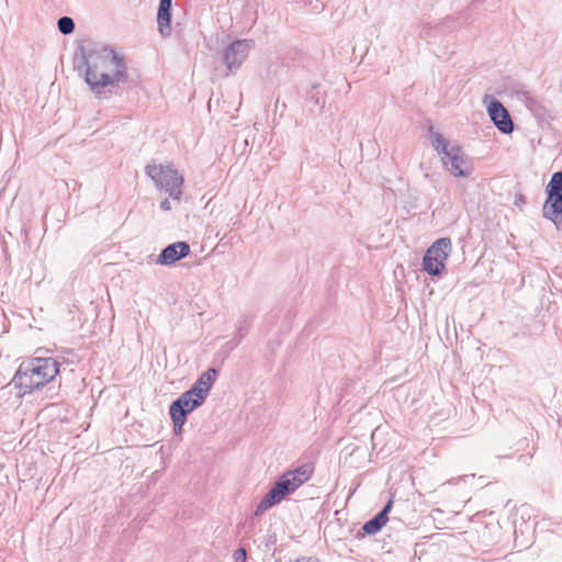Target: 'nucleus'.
<instances>
[{
  "label": "nucleus",
  "mask_w": 562,
  "mask_h": 562,
  "mask_svg": "<svg viewBox=\"0 0 562 562\" xmlns=\"http://www.w3.org/2000/svg\"><path fill=\"white\" fill-rule=\"evenodd\" d=\"M58 373L59 364L54 358H32L20 364L13 383L20 395H26L47 385Z\"/></svg>",
  "instance_id": "nucleus-1"
},
{
  "label": "nucleus",
  "mask_w": 562,
  "mask_h": 562,
  "mask_svg": "<svg viewBox=\"0 0 562 562\" xmlns=\"http://www.w3.org/2000/svg\"><path fill=\"white\" fill-rule=\"evenodd\" d=\"M215 376L216 370L209 369L198 379L191 390L184 392L171 404L170 417L173 422L175 431L177 434L182 431V426L187 420V415L204 402L212 384L215 381Z\"/></svg>",
  "instance_id": "nucleus-2"
},
{
  "label": "nucleus",
  "mask_w": 562,
  "mask_h": 562,
  "mask_svg": "<svg viewBox=\"0 0 562 562\" xmlns=\"http://www.w3.org/2000/svg\"><path fill=\"white\" fill-rule=\"evenodd\" d=\"M122 60L113 53H99L90 57L86 79L93 87H106L122 75Z\"/></svg>",
  "instance_id": "nucleus-3"
},
{
  "label": "nucleus",
  "mask_w": 562,
  "mask_h": 562,
  "mask_svg": "<svg viewBox=\"0 0 562 562\" xmlns=\"http://www.w3.org/2000/svg\"><path fill=\"white\" fill-rule=\"evenodd\" d=\"M313 472V464H304L294 471L284 473L272 490L262 498L258 505V510H267L280 503L289 493L295 491L306 482L312 476Z\"/></svg>",
  "instance_id": "nucleus-4"
},
{
  "label": "nucleus",
  "mask_w": 562,
  "mask_h": 562,
  "mask_svg": "<svg viewBox=\"0 0 562 562\" xmlns=\"http://www.w3.org/2000/svg\"><path fill=\"white\" fill-rule=\"evenodd\" d=\"M431 143L435 149L443 155L442 162L454 177L465 178L471 175L472 169L464 159L461 147L451 145L439 133L432 134Z\"/></svg>",
  "instance_id": "nucleus-5"
},
{
  "label": "nucleus",
  "mask_w": 562,
  "mask_h": 562,
  "mask_svg": "<svg viewBox=\"0 0 562 562\" xmlns=\"http://www.w3.org/2000/svg\"><path fill=\"white\" fill-rule=\"evenodd\" d=\"M146 173L161 189H164L172 199L180 200L182 194L183 177L169 166L161 164H150L146 166Z\"/></svg>",
  "instance_id": "nucleus-6"
},
{
  "label": "nucleus",
  "mask_w": 562,
  "mask_h": 562,
  "mask_svg": "<svg viewBox=\"0 0 562 562\" xmlns=\"http://www.w3.org/2000/svg\"><path fill=\"white\" fill-rule=\"evenodd\" d=\"M450 238L437 239L425 252L423 259L424 270L431 276H439L446 269V262L451 252Z\"/></svg>",
  "instance_id": "nucleus-7"
},
{
  "label": "nucleus",
  "mask_w": 562,
  "mask_h": 562,
  "mask_svg": "<svg viewBox=\"0 0 562 562\" xmlns=\"http://www.w3.org/2000/svg\"><path fill=\"white\" fill-rule=\"evenodd\" d=\"M543 214L555 224L562 222V172H554L547 186Z\"/></svg>",
  "instance_id": "nucleus-8"
},
{
  "label": "nucleus",
  "mask_w": 562,
  "mask_h": 562,
  "mask_svg": "<svg viewBox=\"0 0 562 562\" xmlns=\"http://www.w3.org/2000/svg\"><path fill=\"white\" fill-rule=\"evenodd\" d=\"M487 113L499 132L504 134H510L513 132L514 123L510 115L498 100L491 99L487 104Z\"/></svg>",
  "instance_id": "nucleus-9"
},
{
  "label": "nucleus",
  "mask_w": 562,
  "mask_h": 562,
  "mask_svg": "<svg viewBox=\"0 0 562 562\" xmlns=\"http://www.w3.org/2000/svg\"><path fill=\"white\" fill-rule=\"evenodd\" d=\"M250 49L248 41H236L225 52V63L229 70L238 68L247 58Z\"/></svg>",
  "instance_id": "nucleus-10"
},
{
  "label": "nucleus",
  "mask_w": 562,
  "mask_h": 562,
  "mask_svg": "<svg viewBox=\"0 0 562 562\" xmlns=\"http://www.w3.org/2000/svg\"><path fill=\"white\" fill-rule=\"evenodd\" d=\"M190 252V246L186 241H177L166 247L159 255L158 262L161 265H171L177 260L184 258Z\"/></svg>",
  "instance_id": "nucleus-11"
},
{
  "label": "nucleus",
  "mask_w": 562,
  "mask_h": 562,
  "mask_svg": "<svg viewBox=\"0 0 562 562\" xmlns=\"http://www.w3.org/2000/svg\"><path fill=\"white\" fill-rule=\"evenodd\" d=\"M170 19H171V0H160L157 22L159 31L162 35L170 33Z\"/></svg>",
  "instance_id": "nucleus-12"
},
{
  "label": "nucleus",
  "mask_w": 562,
  "mask_h": 562,
  "mask_svg": "<svg viewBox=\"0 0 562 562\" xmlns=\"http://www.w3.org/2000/svg\"><path fill=\"white\" fill-rule=\"evenodd\" d=\"M392 507V501L385 505V507L372 519L367 521L363 526V531L368 535L376 533L383 526L386 525L389 517L387 514Z\"/></svg>",
  "instance_id": "nucleus-13"
},
{
  "label": "nucleus",
  "mask_w": 562,
  "mask_h": 562,
  "mask_svg": "<svg viewBox=\"0 0 562 562\" xmlns=\"http://www.w3.org/2000/svg\"><path fill=\"white\" fill-rule=\"evenodd\" d=\"M58 29L63 34H70L74 32L75 23L71 18L63 16L58 20Z\"/></svg>",
  "instance_id": "nucleus-14"
},
{
  "label": "nucleus",
  "mask_w": 562,
  "mask_h": 562,
  "mask_svg": "<svg viewBox=\"0 0 562 562\" xmlns=\"http://www.w3.org/2000/svg\"><path fill=\"white\" fill-rule=\"evenodd\" d=\"M234 562H246L247 552L244 548L237 549L233 554Z\"/></svg>",
  "instance_id": "nucleus-15"
},
{
  "label": "nucleus",
  "mask_w": 562,
  "mask_h": 562,
  "mask_svg": "<svg viewBox=\"0 0 562 562\" xmlns=\"http://www.w3.org/2000/svg\"><path fill=\"white\" fill-rule=\"evenodd\" d=\"M160 207L165 211H170L171 210L170 202L167 199H165L164 201H161Z\"/></svg>",
  "instance_id": "nucleus-16"
}]
</instances>
